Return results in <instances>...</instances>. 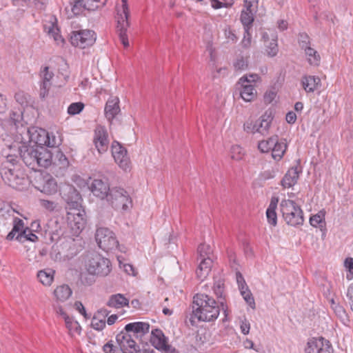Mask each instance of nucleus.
I'll use <instances>...</instances> for the list:
<instances>
[{"mask_svg":"<svg viewBox=\"0 0 353 353\" xmlns=\"http://www.w3.org/2000/svg\"><path fill=\"white\" fill-rule=\"evenodd\" d=\"M112 154L115 162L123 170H127L130 168V160L127 154V150L116 141L112 143Z\"/></svg>","mask_w":353,"mask_h":353,"instance_id":"ddd939ff","label":"nucleus"},{"mask_svg":"<svg viewBox=\"0 0 353 353\" xmlns=\"http://www.w3.org/2000/svg\"><path fill=\"white\" fill-rule=\"evenodd\" d=\"M302 172V168L299 165H296L290 168L281 181V185L284 188H290L294 186L299 177V174Z\"/></svg>","mask_w":353,"mask_h":353,"instance_id":"a211bd4d","label":"nucleus"},{"mask_svg":"<svg viewBox=\"0 0 353 353\" xmlns=\"http://www.w3.org/2000/svg\"><path fill=\"white\" fill-rule=\"evenodd\" d=\"M241 294L243 296L244 300L246 301V303L252 307L254 308L255 307V302L254 299L250 292V291L248 290V288H245L243 290H240Z\"/></svg>","mask_w":353,"mask_h":353,"instance_id":"a18cd8bd","label":"nucleus"},{"mask_svg":"<svg viewBox=\"0 0 353 353\" xmlns=\"http://www.w3.org/2000/svg\"><path fill=\"white\" fill-rule=\"evenodd\" d=\"M332 348L329 341L323 337L314 338L308 341L306 353H332Z\"/></svg>","mask_w":353,"mask_h":353,"instance_id":"2eb2a0df","label":"nucleus"},{"mask_svg":"<svg viewBox=\"0 0 353 353\" xmlns=\"http://www.w3.org/2000/svg\"><path fill=\"white\" fill-rule=\"evenodd\" d=\"M20 155L24 163L34 170L46 168L52 161L51 152L43 146H23L20 149Z\"/></svg>","mask_w":353,"mask_h":353,"instance_id":"7ed1b4c3","label":"nucleus"},{"mask_svg":"<svg viewBox=\"0 0 353 353\" xmlns=\"http://www.w3.org/2000/svg\"><path fill=\"white\" fill-rule=\"evenodd\" d=\"M276 92L272 90H270L265 92L264 95V101L267 103H270L275 98Z\"/></svg>","mask_w":353,"mask_h":353,"instance_id":"338daca9","label":"nucleus"},{"mask_svg":"<svg viewBox=\"0 0 353 353\" xmlns=\"http://www.w3.org/2000/svg\"><path fill=\"white\" fill-rule=\"evenodd\" d=\"M332 310L345 325H349L350 319L343 306L339 304L338 305H334Z\"/></svg>","mask_w":353,"mask_h":353,"instance_id":"58836bf2","label":"nucleus"},{"mask_svg":"<svg viewBox=\"0 0 353 353\" xmlns=\"http://www.w3.org/2000/svg\"><path fill=\"white\" fill-rule=\"evenodd\" d=\"M85 212L82 208H78V210H72L67 212V219L71 223H74V226L81 230L83 229L85 220L84 219Z\"/></svg>","mask_w":353,"mask_h":353,"instance_id":"4be33fe9","label":"nucleus"},{"mask_svg":"<svg viewBox=\"0 0 353 353\" xmlns=\"http://www.w3.org/2000/svg\"><path fill=\"white\" fill-rule=\"evenodd\" d=\"M214 294L218 299L219 303L222 307V310L225 311L227 307L225 305L223 300L225 299V284L224 279L221 277L214 278V285L212 287Z\"/></svg>","mask_w":353,"mask_h":353,"instance_id":"b1692460","label":"nucleus"},{"mask_svg":"<svg viewBox=\"0 0 353 353\" xmlns=\"http://www.w3.org/2000/svg\"><path fill=\"white\" fill-rule=\"evenodd\" d=\"M86 268L91 274L105 276L111 271V262L100 254L92 252L88 256Z\"/></svg>","mask_w":353,"mask_h":353,"instance_id":"39448f33","label":"nucleus"},{"mask_svg":"<svg viewBox=\"0 0 353 353\" xmlns=\"http://www.w3.org/2000/svg\"><path fill=\"white\" fill-rule=\"evenodd\" d=\"M304 51L307 57V61L310 65L314 66L319 65L321 57L316 50L310 46L304 49Z\"/></svg>","mask_w":353,"mask_h":353,"instance_id":"f704fd0d","label":"nucleus"},{"mask_svg":"<svg viewBox=\"0 0 353 353\" xmlns=\"http://www.w3.org/2000/svg\"><path fill=\"white\" fill-rule=\"evenodd\" d=\"M107 0H76L72 7V12L74 14H80L84 10H95L102 8Z\"/></svg>","mask_w":353,"mask_h":353,"instance_id":"4468645a","label":"nucleus"},{"mask_svg":"<svg viewBox=\"0 0 353 353\" xmlns=\"http://www.w3.org/2000/svg\"><path fill=\"white\" fill-rule=\"evenodd\" d=\"M346 296L348 299L350 308L353 312V283H351L347 288Z\"/></svg>","mask_w":353,"mask_h":353,"instance_id":"bf43d9fd","label":"nucleus"},{"mask_svg":"<svg viewBox=\"0 0 353 353\" xmlns=\"http://www.w3.org/2000/svg\"><path fill=\"white\" fill-rule=\"evenodd\" d=\"M220 304L214 298L205 294H196L193 298L191 324L198 321L210 322L216 320L220 313Z\"/></svg>","mask_w":353,"mask_h":353,"instance_id":"f03ea898","label":"nucleus"},{"mask_svg":"<svg viewBox=\"0 0 353 353\" xmlns=\"http://www.w3.org/2000/svg\"><path fill=\"white\" fill-rule=\"evenodd\" d=\"M250 28H244V37L241 41L242 46L243 48H248L251 45V34L250 33Z\"/></svg>","mask_w":353,"mask_h":353,"instance_id":"3c124183","label":"nucleus"},{"mask_svg":"<svg viewBox=\"0 0 353 353\" xmlns=\"http://www.w3.org/2000/svg\"><path fill=\"white\" fill-rule=\"evenodd\" d=\"M299 44L303 50L310 46V39L306 34H301L299 35Z\"/></svg>","mask_w":353,"mask_h":353,"instance_id":"6e6d98bb","label":"nucleus"},{"mask_svg":"<svg viewBox=\"0 0 353 353\" xmlns=\"http://www.w3.org/2000/svg\"><path fill=\"white\" fill-rule=\"evenodd\" d=\"M129 300L121 294H112L110 296L106 305L110 307L121 308L128 305Z\"/></svg>","mask_w":353,"mask_h":353,"instance_id":"c85d7f7f","label":"nucleus"},{"mask_svg":"<svg viewBox=\"0 0 353 353\" xmlns=\"http://www.w3.org/2000/svg\"><path fill=\"white\" fill-rule=\"evenodd\" d=\"M240 327L241 332L243 334H248L250 328V323L246 319H245L244 321H241Z\"/></svg>","mask_w":353,"mask_h":353,"instance_id":"774afa93","label":"nucleus"},{"mask_svg":"<svg viewBox=\"0 0 353 353\" xmlns=\"http://www.w3.org/2000/svg\"><path fill=\"white\" fill-rule=\"evenodd\" d=\"M287 149V143L285 139H279L278 137H276V143L273 145L272 148V158L276 161H280Z\"/></svg>","mask_w":353,"mask_h":353,"instance_id":"cd10ccee","label":"nucleus"},{"mask_svg":"<svg viewBox=\"0 0 353 353\" xmlns=\"http://www.w3.org/2000/svg\"><path fill=\"white\" fill-rule=\"evenodd\" d=\"M4 177L8 180V185H10L11 179L13 180H15V178L18 176V174H16L13 170L11 169L8 170L7 171L4 172Z\"/></svg>","mask_w":353,"mask_h":353,"instance_id":"680f3d73","label":"nucleus"},{"mask_svg":"<svg viewBox=\"0 0 353 353\" xmlns=\"http://www.w3.org/2000/svg\"><path fill=\"white\" fill-rule=\"evenodd\" d=\"M84 108V104L81 102H76L71 103L68 108V113L70 115H75L79 114Z\"/></svg>","mask_w":353,"mask_h":353,"instance_id":"c03bdc74","label":"nucleus"},{"mask_svg":"<svg viewBox=\"0 0 353 353\" xmlns=\"http://www.w3.org/2000/svg\"><path fill=\"white\" fill-rule=\"evenodd\" d=\"M268 54L270 57H274L278 52L277 43L275 40H273L270 43V45L268 46Z\"/></svg>","mask_w":353,"mask_h":353,"instance_id":"4d7b16f0","label":"nucleus"},{"mask_svg":"<svg viewBox=\"0 0 353 353\" xmlns=\"http://www.w3.org/2000/svg\"><path fill=\"white\" fill-rule=\"evenodd\" d=\"M241 97L247 102L253 101L256 97V90L252 84H249L247 77H242L236 84Z\"/></svg>","mask_w":353,"mask_h":353,"instance_id":"dca6fc26","label":"nucleus"},{"mask_svg":"<svg viewBox=\"0 0 353 353\" xmlns=\"http://www.w3.org/2000/svg\"><path fill=\"white\" fill-rule=\"evenodd\" d=\"M199 260L200 263L196 271V274L197 277L203 281L210 272L213 261L212 257L202 258V259Z\"/></svg>","mask_w":353,"mask_h":353,"instance_id":"a878e982","label":"nucleus"},{"mask_svg":"<svg viewBox=\"0 0 353 353\" xmlns=\"http://www.w3.org/2000/svg\"><path fill=\"white\" fill-rule=\"evenodd\" d=\"M244 6L247 10L256 9L258 0H244Z\"/></svg>","mask_w":353,"mask_h":353,"instance_id":"69168bd1","label":"nucleus"},{"mask_svg":"<svg viewBox=\"0 0 353 353\" xmlns=\"http://www.w3.org/2000/svg\"><path fill=\"white\" fill-rule=\"evenodd\" d=\"M236 279L240 290H243L245 288H248L246 283L244 280V278L243 275L241 274V272H236Z\"/></svg>","mask_w":353,"mask_h":353,"instance_id":"13d9d810","label":"nucleus"},{"mask_svg":"<svg viewBox=\"0 0 353 353\" xmlns=\"http://www.w3.org/2000/svg\"><path fill=\"white\" fill-rule=\"evenodd\" d=\"M93 143L100 154L105 152L109 147L108 133L104 126L97 125L94 130Z\"/></svg>","mask_w":353,"mask_h":353,"instance_id":"9b49d317","label":"nucleus"},{"mask_svg":"<svg viewBox=\"0 0 353 353\" xmlns=\"http://www.w3.org/2000/svg\"><path fill=\"white\" fill-rule=\"evenodd\" d=\"M95 239L99 247L105 252L114 250L119 246L115 234L107 228H99L95 233Z\"/></svg>","mask_w":353,"mask_h":353,"instance_id":"0eeeda50","label":"nucleus"},{"mask_svg":"<svg viewBox=\"0 0 353 353\" xmlns=\"http://www.w3.org/2000/svg\"><path fill=\"white\" fill-rule=\"evenodd\" d=\"M128 17H117V29L119 39L125 48L129 46V42L126 34L127 29L129 27Z\"/></svg>","mask_w":353,"mask_h":353,"instance_id":"393cba45","label":"nucleus"},{"mask_svg":"<svg viewBox=\"0 0 353 353\" xmlns=\"http://www.w3.org/2000/svg\"><path fill=\"white\" fill-rule=\"evenodd\" d=\"M65 326L68 329L70 334H80L81 327L79 323L74 321L72 318L68 317L65 320Z\"/></svg>","mask_w":353,"mask_h":353,"instance_id":"a19ab883","label":"nucleus"},{"mask_svg":"<svg viewBox=\"0 0 353 353\" xmlns=\"http://www.w3.org/2000/svg\"><path fill=\"white\" fill-rule=\"evenodd\" d=\"M40 203L43 208L50 212L54 211L57 206V203L49 200L41 199Z\"/></svg>","mask_w":353,"mask_h":353,"instance_id":"864d4df0","label":"nucleus"},{"mask_svg":"<svg viewBox=\"0 0 353 353\" xmlns=\"http://www.w3.org/2000/svg\"><path fill=\"white\" fill-rule=\"evenodd\" d=\"M231 158L236 161L241 160L245 155V150L239 145L232 146L230 150Z\"/></svg>","mask_w":353,"mask_h":353,"instance_id":"37998d69","label":"nucleus"},{"mask_svg":"<svg viewBox=\"0 0 353 353\" xmlns=\"http://www.w3.org/2000/svg\"><path fill=\"white\" fill-rule=\"evenodd\" d=\"M103 350L105 353H119L120 352H122L120 347H118L117 346L114 345L113 344L112 341H110L107 343H105L103 347Z\"/></svg>","mask_w":353,"mask_h":353,"instance_id":"49530a36","label":"nucleus"},{"mask_svg":"<svg viewBox=\"0 0 353 353\" xmlns=\"http://www.w3.org/2000/svg\"><path fill=\"white\" fill-rule=\"evenodd\" d=\"M59 30L58 29H52V30L49 31V34H52L54 37V41L58 43H61L63 42V39L61 37V35L58 33Z\"/></svg>","mask_w":353,"mask_h":353,"instance_id":"0e129e2a","label":"nucleus"},{"mask_svg":"<svg viewBox=\"0 0 353 353\" xmlns=\"http://www.w3.org/2000/svg\"><path fill=\"white\" fill-rule=\"evenodd\" d=\"M256 12V9L243 10L241 14V21L243 23L244 28H251L252 24L254 21V13Z\"/></svg>","mask_w":353,"mask_h":353,"instance_id":"72a5a7b5","label":"nucleus"},{"mask_svg":"<svg viewBox=\"0 0 353 353\" xmlns=\"http://www.w3.org/2000/svg\"><path fill=\"white\" fill-rule=\"evenodd\" d=\"M104 112L105 118L108 121L112 122L121 112L119 99L117 97H111L108 99L104 108Z\"/></svg>","mask_w":353,"mask_h":353,"instance_id":"aec40b11","label":"nucleus"},{"mask_svg":"<svg viewBox=\"0 0 353 353\" xmlns=\"http://www.w3.org/2000/svg\"><path fill=\"white\" fill-rule=\"evenodd\" d=\"M344 265L349 272V273L347 274V279L351 280L353 278V259H346L344 262Z\"/></svg>","mask_w":353,"mask_h":353,"instance_id":"603ef678","label":"nucleus"},{"mask_svg":"<svg viewBox=\"0 0 353 353\" xmlns=\"http://www.w3.org/2000/svg\"><path fill=\"white\" fill-rule=\"evenodd\" d=\"M311 225L315 228H322L325 225V214L322 211L319 212L317 214L313 215L310 219Z\"/></svg>","mask_w":353,"mask_h":353,"instance_id":"ea45409f","label":"nucleus"},{"mask_svg":"<svg viewBox=\"0 0 353 353\" xmlns=\"http://www.w3.org/2000/svg\"><path fill=\"white\" fill-rule=\"evenodd\" d=\"M108 311L105 309H101L99 310L92 319V327L98 331L103 330L105 327V319L108 315Z\"/></svg>","mask_w":353,"mask_h":353,"instance_id":"bb28decb","label":"nucleus"},{"mask_svg":"<svg viewBox=\"0 0 353 353\" xmlns=\"http://www.w3.org/2000/svg\"><path fill=\"white\" fill-rule=\"evenodd\" d=\"M11 222L13 224L12 229L14 230V231H16L17 232H21L23 230L24 224L23 220L17 217H14Z\"/></svg>","mask_w":353,"mask_h":353,"instance_id":"5fc2aeb1","label":"nucleus"},{"mask_svg":"<svg viewBox=\"0 0 353 353\" xmlns=\"http://www.w3.org/2000/svg\"><path fill=\"white\" fill-rule=\"evenodd\" d=\"M14 210L8 204H3L0 208V221L6 223L7 221H12L14 216Z\"/></svg>","mask_w":353,"mask_h":353,"instance_id":"473e14b6","label":"nucleus"},{"mask_svg":"<svg viewBox=\"0 0 353 353\" xmlns=\"http://www.w3.org/2000/svg\"><path fill=\"white\" fill-rule=\"evenodd\" d=\"M74 307L79 312L85 319H89L90 316L86 313L83 305L80 301L74 303Z\"/></svg>","mask_w":353,"mask_h":353,"instance_id":"052dcab7","label":"nucleus"},{"mask_svg":"<svg viewBox=\"0 0 353 353\" xmlns=\"http://www.w3.org/2000/svg\"><path fill=\"white\" fill-rule=\"evenodd\" d=\"M11 181L12 183H10V186L17 190H22L23 188V185L27 181V179L24 177H19L18 176L15 178V180L11 179Z\"/></svg>","mask_w":353,"mask_h":353,"instance_id":"de8ad7c7","label":"nucleus"},{"mask_svg":"<svg viewBox=\"0 0 353 353\" xmlns=\"http://www.w3.org/2000/svg\"><path fill=\"white\" fill-rule=\"evenodd\" d=\"M225 36L228 41H231L232 42L236 41L237 38L230 28L225 29Z\"/></svg>","mask_w":353,"mask_h":353,"instance_id":"e2e57ef3","label":"nucleus"},{"mask_svg":"<svg viewBox=\"0 0 353 353\" xmlns=\"http://www.w3.org/2000/svg\"><path fill=\"white\" fill-rule=\"evenodd\" d=\"M150 342L155 348L164 350L166 353L171 350V347L167 343L166 339L161 330L155 329L152 331Z\"/></svg>","mask_w":353,"mask_h":353,"instance_id":"6ab92c4d","label":"nucleus"},{"mask_svg":"<svg viewBox=\"0 0 353 353\" xmlns=\"http://www.w3.org/2000/svg\"><path fill=\"white\" fill-rule=\"evenodd\" d=\"M57 301L64 302L68 300L72 294L71 288L66 284L57 286L53 292Z\"/></svg>","mask_w":353,"mask_h":353,"instance_id":"c756f323","label":"nucleus"},{"mask_svg":"<svg viewBox=\"0 0 353 353\" xmlns=\"http://www.w3.org/2000/svg\"><path fill=\"white\" fill-rule=\"evenodd\" d=\"M57 157L58 158V165L61 168L65 169L68 168L69 161L65 155L62 152L59 151L57 152Z\"/></svg>","mask_w":353,"mask_h":353,"instance_id":"8fccbe9b","label":"nucleus"},{"mask_svg":"<svg viewBox=\"0 0 353 353\" xmlns=\"http://www.w3.org/2000/svg\"><path fill=\"white\" fill-rule=\"evenodd\" d=\"M199 259H202V258H208L211 257L212 254V251L209 245L201 243L199 245L197 249Z\"/></svg>","mask_w":353,"mask_h":353,"instance_id":"79ce46f5","label":"nucleus"},{"mask_svg":"<svg viewBox=\"0 0 353 353\" xmlns=\"http://www.w3.org/2000/svg\"><path fill=\"white\" fill-rule=\"evenodd\" d=\"M54 270L52 269H45L40 270L37 273V277L39 281L44 285L49 286L54 280Z\"/></svg>","mask_w":353,"mask_h":353,"instance_id":"2f4dec72","label":"nucleus"},{"mask_svg":"<svg viewBox=\"0 0 353 353\" xmlns=\"http://www.w3.org/2000/svg\"><path fill=\"white\" fill-rule=\"evenodd\" d=\"M37 239L38 237L37 235L33 234L32 231L28 228L23 230L21 232L19 233L17 236V239L22 243L25 242L26 241L35 242Z\"/></svg>","mask_w":353,"mask_h":353,"instance_id":"4c0bfd02","label":"nucleus"},{"mask_svg":"<svg viewBox=\"0 0 353 353\" xmlns=\"http://www.w3.org/2000/svg\"><path fill=\"white\" fill-rule=\"evenodd\" d=\"M278 201V198L272 197L270 201V203L266 210L268 221L272 226H276L277 223V215L276 213V209L277 207Z\"/></svg>","mask_w":353,"mask_h":353,"instance_id":"7c9ffc66","label":"nucleus"},{"mask_svg":"<svg viewBox=\"0 0 353 353\" xmlns=\"http://www.w3.org/2000/svg\"><path fill=\"white\" fill-rule=\"evenodd\" d=\"M63 199L66 203L67 212L78 210L81 206V196L73 186H68L63 190Z\"/></svg>","mask_w":353,"mask_h":353,"instance_id":"9d476101","label":"nucleus"},{"mask_svg":"<svg viewBox=\"0 0 353 353\" xmlns=\"http://www.w3.org/2000/svg\"><path fill=\"white\" fill-rule=\"evenodd\" d=\"M41 78L42 79V83L40 87V97L43 99L48 94L51 87V79H52L54 74L52 72L49 71V68L48 66H45L42 70L41 71Z\"/></svg>","mask_w":353,"mask_h":353,"instance_id":"412c9836","label":"nucleus"},{"mask_svg":"<svg viewBox=\"0 0 353 353\" xmlns=\"http://www.w3.org/2000/svg\"><path fill=\"white\" fill-rule=\"evenodd\" d=\"M150 325L145 322H134L127 324L116 336V341L122 353H140L139 345L135 341L148 333Z\"/></svg>","mask_w":353,"mask_h":353,"instance_id":"f257e3e1","label":"nucleus"},{"mask_svg":"<svg viewBox=\"0 0 353 353\" xmlns=\"http://www.w3.org/2000/svg\"><path fill=\"white\" fill-rule=\"evenodd\" d=\"M303 90L307 92H314L321 86V79L319 77L304 75L301 80Z\"/></svg>","mask_w":353,"mask_h":353,"instance_id":"5701e85b","label":"nucleus"},{"mask_svg":"<svg viewBox=\"0 0 353 353\" xmlns=\"http://www.w3.org/2000/svg\"><path fill=\"white\" fill-rule=\"evenodd\" d=\"M70 41L73 46L84 49L92 46L96 41V34L93 30L85 29L72 31Z\"/></svg>","mask_w":353,"mask_h":353,"instance_id":"1a4fd4ad","label":"nucleus"},{"mask_svg":"<svg viewBox=\"0 0 353 353\" xmlns=\"http://www.w3.org/2000/svg\"><path fill=\"white\" fill-rule=\"evenodd\" d=\"M122 5L121 8L117 9V17H128L130 12L127 4V0H121Z\"/></svg>","mask_w":353,"mask_h":353,"instance_id":"09e8293b","label":"nucleus"},{"mask_svg":"<svg viewBox=\"0 0 353 353\" xmlns=\"http://www.w3.org/2000/svg\"><path fill=\"white\" fill-rule=\"evenodd\" d=\"M36 143H37V146L46 145L48 147H54V142L50 141V134L43 130H41L40 132L38 134Z\"/></svg>","mask_w":353,"mask_h":353,"instance_id":"c9c22d12","label":"nucleus"},{"mask_svg":"<svg viewBox=\"0 0 353 353\" xmlns=\"http://www.w3.org/2000/svg\"><path fill=\"white\" fill-rule=\"evenodd\" d=\"M276 136H273L267 140H262L258 143V148L261 152H268L272 150L273 145L276 143Z\"/></svg>","mask_w":353,"mask_h":353,"instance_id":"e433bc0d","label":"nucleus"},{"mask_svg":"<svg viewBox=\"0 0 353 353\" xmlns=\"http://www.w3.org/2000/svg\"><path fill=\"white\" fill-rule=\"evenodd\" d=\"M280 210L285 222L292 226L302 225L304 219L303 211L296 203L290 199H283L280 203Z\"/></svg>","mask_w":353,"mask_h":353,"instance_id":"20e7f679","label":"nucleus"},{"mask_svg":"<svg viewBox=\"0 0 353 353\" xmlns=\"http://www.w3.org/2000/svg\"><path fill=\"white\" fill-rule=\"evenodd\" d=\"M106 199L116 209L126 210L132 207L129 194L121 188H112Z\"/></svg>","mask_w":353,"mask_h":353,"instance_id":"6e6552de","label":"nucleus"},{"mask_svg":"<svg viewBox=\"0 0 353 353\" xmlns=\"http://www.w3.org/2000/svg\"><path fill=\"white\" fill-rule=\"evenodd\" d=\"M89 189L92 194L101 199H107L111 190L107 179H95L92 181Z\"/></svg>","mask_w":353,"mask_h":353,"instance_id":"f3484780","label":"nucleus"},{"mask_svg":"<svg viewBox=\"0 0 353 353\" xmlns=\"http://www.w3.org/2000/svg\"><path fill=\"white\" fill-rule=\"evenodd\" d=\"M271 113L265 112L256 121L248 120L243 124V129L248 133H259L265 136L269 133L271 123L272 121Z\"/></svg>","mask_w":353,"mask_h":353,"instance_id":"423d86ee","label":"nucleus"},{"mask_svg":"<svg viewBox=\"0 0 353 353\" xmlns=\"http://www.w3.org/2000/svg\"><path fill=\"white\" fill-rule=\"evenodd\" d=\"M36 183V188L47 194H52L57 190L55 179L48 174H40L37 176Z\"/></svg>","mask_w":353,"mask_h":353,"instance_id":"f8f14e48","label":"nucleus"}]
</instances>
